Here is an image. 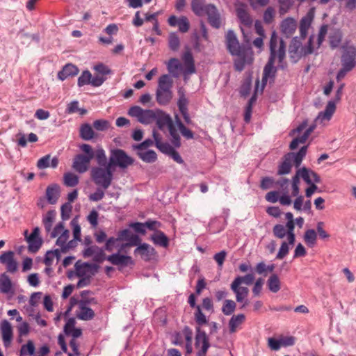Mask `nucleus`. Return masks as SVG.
Returning a JSON list of instances; mask_svg holds the SVG:
<instances>
[{
	"mask_svg": "<svg viewBox=\"0 0 356 356\" xmlns=\"http://www.w3.org/2000/svg\"><path fill=\"white\" fill-rule=\"evenodd\" d=\"M300 177H302L308 184L312 182L319 183L321 181L320 177L317 173L305 167L297 170L296 175L292 178V185H299Z\"/></svg>",
	"mask_w": 356,
	"mask_h": 356,
	"instance_id": "9b49d317",
	"label": "nucleus"
},
{
	"mask_svg": "<svg viewBox=\"0 0 356 356\" xmlns=\"http://www.w3.org/2000/svg\"><path fill=\"white\" fill-rule=\"evenodd\" d=\"M313 21V15L308 13L306 16L303 17L300 23V34L302 39H305L307 35L308 30L311 26Z\"/></svg>",
	"mask_w": 356,
	"mask_h": 356,
	"instance_id": "c85d7f7f",
	"label": "nucleus"
},
{
	"mask_svg": "<svg viewBox=\"0 0 356 356\" xmlns=\"http://www.w3.org/2000/svg\"><path fill=\"white\" fill-rule=\"evenodd\" d=\"M175 118L176 124L181 135L186 139H193L194 137L193 133L184 125L177 114L175 115Z\"/></svg>",
	"mask_w": 356,
	"mask_h": 356,
	"instance_id": "58836bf2",
	"label": "nucleus"
},
{
	"mask_svg": "<svg viewBox=\"0 0 356 356\" xmlns=\"http://www.w3.org/2000/svg\"><path fill=\"white\" fill-rule=\"evenodd\" d=\"M195 319L198 324L199 327L207 324L208 321L206 316L202 313L200 306L196 307V311L195 312Z\"/></svg>",
	"mask_w": 356,
	"mask_h": 356,
	"instance_id": "864d4df0",
	"label": "nucleus"
},
{
	"mask_svg": "<svg viewBox=\"0 0 356 356\" xmlns=\"http://www.w3.org/2000/svg\"><path fill=\"white\" fill-rule=\"evenodd\" d=\"M289 242L286 243V241H283L281 244V246L279 249V251L276 255V259H284L289 253L290 248H289Z\"/></svg>",
	"mask_w": 356,
	"mask_h": 356,
	"instance_id": "4d7b16f0",
	"label": "nucleus"
},
{
	"mask_svg": "<svg viewBox=\"0 0 356 356\" xmlns=\"http://www.w3.org/2000/svg\"><path fill=\"white\" fill-rule=\"evenodd\" d=\"M15 289L9 276L6 273L0 275V293L7 295H13Z\"/></svg>",
	"mask_w": 356,
	"mask_h": 356,
	"instance_id": "4be33fe9",
	"label": "nucleus"
},
{
	"mask_svg": "<svg viewBox=\"0 0 356 356\" xmlns=\"http://www.w3.org/2000/svg\"><path fill=\"white\" fill-rule=\"evenodd\" d=\"M173 80L169 74L161 75L158 81L156 100L161 106L168 105L172 99Z\"/></svg>",
	"mask_w": 356,
	"mask_h": 356,
	"instance_id": "20e7f679",
	"label": "nucleus"
},
{
	"mask_svg": "<svg viewBox=\"0 0 356 356\" xmlns=\"http://www.w3.org/2000/svg\"><path fill=\"white\" fill-rule=\"evenodd\" d=\"M273 232L275 237L278 238H284L286 236L287 240L289 241V228H286V225L281 224L275 225L273 228Z\"/></svg>",
	"mask_w": 356,
	"mask_h": 356,
	"instance_id": "a19ab883",
	"label": "nucleus"
},
{
	"mask_svg": "<svg viewBox=\"0 0 356 356\" xmlns=\"http://www.w3.org/2000/svg\"><path fill=\"white\" fill-rule=\"evenodd\" d=\"M91 177L97 186L103 189H107L113 181V171L108 165L106 167H95L91 170Z\"/></svg>",
	"mask_w": 356,
	"mask_h": 356,
	"instance_id": "0eeeda50",
	"label": "nucleus"
},
{
	"mask_svg": "<svg viewBox=\"0 0 356 356\" xmlns=\"http://www.w3.org/2000/svg\"><path fill=\"white\" fill-rule=\"evenodd\" d=\"M270 56L266 64L262 77V83L266 84L268 79H274L277 72L274 66L275 59L278 60L279 67L283 69V61L286 56V45L282 39H280L275 31H273L269 42Z\"/></svg>",
	"mask_w": 356,
	"mask_h": 356,
	"instance_id": "f257e3e1",
	"label": "nucleus"
},
{
	"mask_svg": "<svg viewBox=\"0 0 356 356\" xmlns=\"http://www.w3.org/2000/svg\"><path fill=\"white\" fill-rule=\"evenodd\" d=\"M154 120L156 121V125L159 129L163 130L164 129L168 128L171 136L172 143L176 147H180V136L170 115L162 111L158 110L156 111Z\"/></svg>",
	"mask_w": 356,
	"mask_h": 356,
	"instance_id": "39448f33",
	"label": "nucleus"
},
{
	"mask_svg": "<svg viewBox=\"0 0 356 356\" xmlns=\"http://www.w3.org/2000/svg\"><path fill=\"white\" fill-rule=\"evenodd\" d=\"M80 136L85 140H89L94 137V131L88 124H84L80 129Z\"/></svg>",
	"mask_w": 356,
	"mask_h": 356,
	"instance_id": "a18cd8bd",
	"label": "nucleus"
},
{
	"mask_svg": "<svg viewBox=\"0 0 356 356\" xmlns=\"http://www.w3.org/2000/svg\"><path fill=\"white\" fill-rule=\"evenodd\" d=\"M134 254H139L144 261H148L154 259L156 252L150 245L143 243L135 249Z\"/></svg>",
	"mask_w": 356,
	"mask_h": 356,
	"instance_id": "2eb2a0df",
	"label": "nucleus"
},
{
	"mask_svg": "<svg viewBox=\"0 0 356 356\" xmlns=\"http://www.w3.org/2000/svg\"><path fill=\"white\" fill-rule=\"evenodd\" d=\"M46 197L49 203L55 204L59 197V187L57 184L49 186L46 190Z\"/></svg>",
	"mask_w": 356,
	"mask_h": 356,
	"instance_id": "2f4dec72",
	"label": "nucleus"
},
{
	"mask_svg": "<svg viewBox=\"0 0 356 356\" xmlns=\"http://www.w3.org/2000/svg\"><path fill=\"white\" fill-rule=\"evenodd\" d=\"M93 127L97 131H105L109 128V122L106 120H97L93 122Z\"/></svg>",
	"mask_w": 356,
	"mask_h": 356,
	"instance_id": "338daca9",
	"label": "nucleus"
},
{
	"mask_svg": "<svg viewBox=\"0 0 356 356\" xmlns=\"http://www.w3.org/2000/svg\"><path fill=\"white\" fill-rule=\"evenodd\" d=\"M225 46L228 52L236 58L234 65L236 70L241 72L247 64L252 62V51L250 47L241 44L233 30H228L225 35Z\"/></svg>",
	"mask_w": 356,
	"mask_h": 356,
	"instance_id": "f03ea898",
	"label": "nucleus"
},
{
	"mask_svg": "<svg viewBox=\"0 0 356 356\" xmlns=\"http://www.w3.org/2000/svg\"><path fill=\"white\" fill-rule=\"evenodd\" d=\"M105 259L115 266H127L134 264V261L130 256L122 255L120 253L112 254L106 257Z\"/></svg>",
	"mask_w": 356,
	"mask_h": 356,
	"instance_id": "a211bd4d",
	"label": "nucleus"
},
{
	"mask_svg": "<svg viewBox=\"0 0 356 356\" xmlns=\"http://www.w3.org/2000/svg\"><path fill=\"white\" fill-rule=\"evenodd\" d=\"M316 238L317 235L314 229H307L305 232L304 240L309 246H314L316 242Z\"/></svg>",
	"mask_w": 356,
	"mask_h": 356,
	"instance_id": "8fccbe9b",
	"label": "nucleus"
},
{
	"mask_svg": "<svg viewBox=\"0 0 356 356\" xmlns=\"http://www.w3.org/2000/svg\"><path fill=\"white\" fill-rule=\"evenodd\" d=\"M205 15H207L208 22L213 28L219 29L223 24L220 14L213 4L209 3Z\"/></svg>",
	"mask_w": 356,
	"mask_h": 356,
	"instance_id": "4468645a",
	"label": "nucleus"
},
{
	"mask_svg": "<svg viewBox=\"0 0 356 356\" xmlns=\"http://www.w3.org/2000/svg\"><path fill=\"white\" fill-rule=\"evenodd\" d=\"M179 98L177 100V106L180 113L188 111V99L186 97L185 91L183 88H179L177 91Z\"/></svg>",
	"mask_w": 356,
	"mask_h": 356,
	"instance_id": "473e14b6",
	"label": "nucleus"
},
{
	"mask_svg": "<svg viewBox=\"0 0 356 356\" xmlns=\"http://www.w3.org/2000/svg\"><path fill=\"white\" fill-rule=\"evenodd\" d=\"M168 22L170 26H178V29L181 33H186L190 29V23L186 16L177 17L175 15H171L168 19Z\"/></svg>",
	"mask_w": 356,
	"mask_h": 356,
	"instance_id": "dca6fc26",
	"label": "nucleus"
},
{
	"mask_svg": "<svg viewBox=\"0 0 356 356\" xmlns=\"http://www.w3.org/2000/svg\"><path fill=\"white\" fill-rule=\"evenodd\" d=\"M28 231L26 230L24 234L26 235V241L29 243V250L31 252H36L40 248L42 245V239L39 236L40 235V228L36 227L33 229L32 233L30 236H26Z\"/></svg>",
	"mask_w": 356,
	"mask_h": 356,
	"instance_id": "ddd939ff",
	"label": "nucleus"
},
{
	"mask_svg": "<svg viewBox=\"0 0 356 356\" xmlns=\"http://www.w3.org/2000/svg\"><path fill=\"white\" fill-rule=\"evenodd\" d=\"M268 286L269 290L273 293H277L280 289V281L278 276L273 274L270 276L268 280Z\"/></svg>",
	"mask_w": 356,
	"mask_h": 356,
	"instance_id": "c03bdc74",
	"label": "nucleus"
},
{
	"mask_svg": "<svg viewBox=\"0 0 356 356\" xmlns=\"http://www.w3.org/2000/svg\"><path fill=\"white\" fill-rule=\"evenodd\" d=\"M104 191L100 188H97L96 191L89 195V200L92 202H98L102 200L104 197Z\"/></svg>",
	"mask_w": 356,
	"mask_h": 356,
	"instance_id": "774afa93",
	"label": "nucleus"
},
{
	"mask_svg": "<svg viewBox=\"0 0 356 356\" xmlns=\"http://www.w3.org/2000/svg\"><path fill=\"white\" fill-rule=\"evenodd\" d=\"M56 212L54 211H49L43 217L42 222L44 229L47 233L51 231L53 223L55 220Z\"/></svg>",
	"mask_w": 356,
	"mask_h": 356,
	"instance_id": "4c0bfd02",
	"label": "nucleus"
},
{
	"mask_svg": "<svg viewBox=\"0 0 356 356\" xmlns=\"http://www.w3.org/2000/svg\"><path fill=\"white\" fill-rule=\"evenodd\" d=\"M308 138L309 136L304 132L300 137H297L293 139L289 145V148L292 150L296 149L299 144L305 143Z\"/></svg>",
	"mask_w": 356,
	"mask_h": 356,
	"instance_id": "680f3d73",
	"label": "nucleus"
},
{
	"mask_svg": "<svg viewBox=\"0 0 356 356\" xmlns=\"http://www.w3.org/2000/svg\"><path fill=\"white\" fill-rule=\"evenodd\" d=\"M336 109V102L329 101L323 111L318 113L315 119L316 122H323L324 120L329 121Z\"/></svg>",
	"mask_w": 356,
	"mask_h": 356,
	"instance_id": "aec40b11",
	"label": "nucleus"
},
{
	"mask_svg": "<svg viewBox=\"0 0 356 356\" xmlns=\"http://www.w3.org/2000/svg\"><path fill=\"white\" fill-rule=\"evenodd\" d=\"M237 17L240 22L248 26H250L252 24V19L249 13L243 8H238L236 10Z\"/></svg>",
	"mask_w": 356,
	"mask_h": 356,
	"instance_id": "79ce46f5",
	"label": "nucleus"
},
{
	"mask_svg": "<svg viewBox=\"0 0 356 356\" xmlns=\"http://www.w3.org/2000/svg\"><path fill=\"white\" fill-rule=\"evenodd\" d=\"M236 302L232 300H225L222 307V312L225 316H230L235 311Z\"/></svg>",
	"mask_w": 356,
	"mask_h": 356,
	"instance_id": "de8ad7c7",
	"label": "nucleus"
},
{
	"mask_svg": "<svg viewBox=\"0 0 356 356\" xmlns=\"http://www.w3.org/2000/svg\"><path fill=\"white\" fill-rule=\"evenodd\" d=\"M70 237V232L68 229L63 230V232L60 234L58 237L56 245L61 248V249L64 247V245L67 243Z\"/></svg>",
	"mask_w": 356,
	"mask_h": 356,
	"instance_id": "13d9d810",
	"label": "nucleus"
},
{
	"mask_svg": "<svg viewBox=\"0 0 356 356\" xmlns=\"http://www.w3.org/2000/svg\"><path fill=\"white\" fill-rule=\"evenodd\" d=\"M80 149L86 153V155H76L74 159L72 167L76 172L83 173L87 171L90 161L95 156V153L88 144L81 145Z\"/></svg>",
	"mask_w": 356,
	"mask_h": 356,
	"instance_id": "6e6552de",
	"label": "nucleus"
},
{
	"mask_svg": "<svg viewBox=\"0 0 356 356\" xmlns=\"http://www.w3.org/2000/svg\"><path fill=\"white\" fill-rule=\"evenodd\" d=\"M280 28L283 34L290 37L297 29V22L293 18L287 17L282 20Z\"/></svg>",
	"mask_w": 356,
	"mask_h": 356,
	"instance_id": "5701e85b",
	"label": "nucleus"
},
{
	"mask_svg": "<svg viewBox=\"0 0 356 356\" xmlns=\"http://www.w3.org/2000/svg\"><path fill=\"white\" fill-rule=\"evenodd\" d=\"M280 4L279 13L281 15H283L288 13L291 7L293 4V0H278Z\"/></svg>",
	"mask_w": 356,
	"mask_h": 356,
	"instance_id": "603ef678",
	"label": "nucleus"
},
{
	"mask_svg": "<svg viewBox=\"0 0 356 356\" xmlns=\"http://www.w3.org/2000/svg\"><path fill=\"white\" fill-rule=\"evenodd\" d=\"M152 241L156 245L166 248L169 244L168 238L165 234L161 231L157 232L151 237Z\"/></svg>",
	"mask_w": 356,
	"mask_h": 356,
	"instance_id": "c9c22d12",
	"label": "nucleus"
},
{
	"mask_svg": "<svg viewBox=\"0 0 356 356\" xmlns=\"http://www.w3.org/2000/svg\"><path fill=\"white\" fill-rule=\"evenodd\" d=\"M139 158L146 163H154L157 159V155L154 150L137 151Z\"/></svg>",
	"mask_w": 356,
	"mask_h": 356,
	"instance_id": "72a5a7b5",
	"label": "nucleus"
},
{
	"mask_svg": "<svg viewBox=\"0 0 356 356\" xmlns=\"http://www.w3.org/2000/svg\"><path fill=\"white\" fill-rule=\"evenodd\" d=\"M328 26L327 24H323L319 29V31L317 35V45L316 48H319L325 40V38L327 33Z\"/></svg>",
	"mask_w": 356,
	"mask_h": 356,
	"instance_id": "6e6d98bb",
	"label": "nucleus"
},
{
	"mask_svg": "<svg viewBox=\"0 0 356 356\" xmlns=\"http://www.w3.org/2000/svg\"><path fill=\"white\" fill-rule=\"evenodd\" d=\"M182 332H183V334H184L186 341V353L191 354L193 351V348H192L193 332L189 327L186 326L183 329Z\"/></svg>",
	"mask_w": 356,
	"mask_h": 356,
	"instance_id": "ea45409f",
	"label": "nucleus"
},
{
	"mask_svg": "<svg viewBox=\"0 0 356 356\" xmlns=\"http://www.w3.org/2000/svg\"><path fill=\"white\" fill-rule=\"evenodd\" d=\"M342 40V33L338 31L330 37V44L332 48L339 47Z\"/></svg>",
	"mask_w": 356,
	"mask_h": 356,
	"instance_id": "e2e57ef3",
	"label": "nucleus"
},
{
	"mask_svg": "<svg viewBox=\"0 0 356 356\" xmlns=\"http://www.w3.org/2000/svg\"><path fill=\"white\" fill-rule=\"evenodd\" d=\"M167 69L173 77L177 78L179 76V72L181 70V65L177 58H172L167 63Z\"/></svg>",
	"mask_w": 356,
	"mask_h": 356,
	"instance_id": "7c9ffc66",
	"label": "nucleus"
},
{
	"mask_svg": "<svg viewBox=\"0 0 356 356\" xmlns=\"http://www.w3.org/2000/svg\"><path fill=\"white\" fill-rule=\"evenodd\" d=\"M97 163L101 167H106L108 165L105 151L102 148H98L95 154Z\"/></svg>",
	"mask_w": 356,
	"mask_h": 356,
	"instance_id": "3c124183",
	"label": "nucleus"
},
{
	"mask_svg": "<svg viewBox=\"0 0 356 356\" xmlns=\"http://www.w3.org/2000/svg\"><path fill=\"white\" fill-rule=\"evenodd\" d=\"M254 280V275L252 273L246 274L244 276H237L230 285L231 290L236 296V300L238 302L242 303L241 309L248 305L247 297L249 293V289L246 286H241L242 284L250 285Z\"/></svg>",
	"mask_w": 356,
	"mask_h": 356,
	"instance_id": "7ed1b4c3",
	"label": "nucleus"
},
{
	"mask_svg": "<svg viewBox=\"0 0 356 356\" xmlns=\"http://www.w3.org/2000/svg\"><path fill=\"white\" fill-rule=\"evenodd\" d=\"M315 38L314 35H311L309 38L307 44L305 46L302 45L300 37H294L289 47V54L291 59L296 62L302 56L311 54L314 52V47L313 46V40Z\"/></svg>",
	"mask_w": 356,
	"mask_h": 356,
	"instance_id": "423d86ee",
	"label": "nucleus"
},
{
	"mask_svg": "<svg viewBox=\"0 0 356 356\" xmlns=\"http://www.w3.org/2000/svg\"><path fill=\"white\" fill-rule=\"evenodd\" d=\"M185 66V73L193 74L195 72L194 58L190 50L186 51L182 56Z\"/></svg>",
	"mask_w": 356,
	"mask_h": 356,
	"instance_id": "bb28decb",
	"label": "nucleus"
},
{
	"mask_svg": "<svg viewBox=\"0 0 356 356\" xmlns=\"http://www.w3.org/2000/svg\"><path fill=\"white\" fill-rule=\"evenodd\" d=\"M83 256L86 258L93 256V260L99 263L102 262L106 259L103 249L97 245H92L86 248L83 252Z\"/></svg>",
	"mask_w": 356,
	"mask_h": 356,
	"instance_id": "f3484780",
	"label": "nucleus"
},
{
	"mask_svg": "<svg viewBox=\"0 0 356 356\" xmlns=\"http://www.w3.org/2000/svg\"><path fill=\"white\" fill-rule=\"evenodd\" d=\"M195 346L197 349H199L197 352V356H205L210 347L209 338L200 327H196Z\"/></svg>",
	"mask_w": 356,
	"mask_h": 356,
	"instance_id": "9d476101",
	"label": "nucleus"
},
{
	"mask_svg": "<svg viewBox=\"0 0 356 356\" xmlns=\"http://www.w3.org/2000/svg\"><path fill=\"white\" fill-rule=\"evenodd\" d=\"M79 73V68L71 63L66 64L61 71L58 73V78L64 81L70 76H76Z\"/></svg>",
	"mask_w": 356,
	"mask_h": 356,
	"instance_id": "393cba45",
	"label": "nucleus"
},
{
	"mask_svg": "<svg viewBox=\"0 0 356 356\" xmlns=\"http://www.w3.org/2000/svg\"><path fill=\"white\" fill-rule=\"evenodd\" d=\"M307 150V146H303L297 153L291 152L286 154V155L291 162L293 161L295 166L298 168L300 165L304 157L306 156Z\"/></svg>",
	"mask_w": 356,
	"mask_h": 356,
	"instance_id": "cd10ccee",
	"label": "nucleus"
},
{
	"mask_svg": "<svg viewBox=\"0 0 356 356\" xmlns=\"http://www.w3.org/2000/svg\"><path fill=\"white\" fill-rule=\"evenodd\" d=\"M91 73L88 70H85L82 72L78 79L77 84L79 87L90 83Z\"/></svg>",
	"mask_w": 356,
	"mask_h": 356,
	"instance_id": "5fc2aeb1",
	"label": "nucleus"
},
{
	"mask_svg": "<svg viewBox=\"0 0 356 356\" xmlns=\"http://www.w3.org/2000/svg\"><path fill=\"white\" fill-rule=\"evenodd\" d=\"M286 219L287 220V222L286 223V228H289V242L291 245H293L296 241V236L294 234V220H293V215L291 212H287L285 214Z\"/></svg>",
	"mask_w": 356,
	"mask_h": 356,
	"instance_id": "c756f323",
	"label": "nucleus"
},
{
	"mask_svg": "<svg viewBox=\"0 0 356 356\" xmlns=\"http://www.w3.org/2000/svg\"><path fill=\"white\" fill-rule=\"evenodd\" d=\"M342 67L352 70L356 65V49L353 47H343L341 56Z\"/></svg>",
	"mask_w": 356,
	"mask_h": 356,
	"instance_id": "f8f14e48",
	"label": "nucleus"
},
{
	"mask_svg": "<svg viewBox=\"0 0 356 356\" xmlns=\"http://www.w3.org/2000/svg\"><path fill=\"white\" fill-rule=\"evenodd\" d=\"M308 138L309 136L304 132L300 137H297L293 139L289 145V148L292 150L296 149L299 144L305 143Z\"/></svg>",
	"mask_w": 356,
	"mask_h": 356,
	"instance_id": "bf43d9fd",
	"label": "nucleus"
},
{
	"mask_svg": "<svg viewBox=\"0 0 356 356\" xmlns=\"http://www.w3.org/2000/svg\"><path fill=\"white\" fill-rule=\"evenodd\" d=\"M291 168V161L286 155H285L284 161L278 166L277 174L279 175H287L290 173Z\"/></svg>",
	"mask_w": 356,
	"mask_h": 356,
	"instance_id": "37998d69",
	"label": "nucleus"
},
{
	"mask_svg": "<svg viewBox=\"0 0 356 356\" xmlns=\"http://www.w3.org/2000/svg\"><path fill=\"white\" fill-rule=\"evenodd\" d=\"M153 138L155 143L156 147L163 154L169 155L175 148L171 146L168 143H163L161 141V137L155 131H153Z\"/></svg>",
	"mask_w": 356,
	"mask_h": 356,
	"instance_id": "b1692460",
	"label": "nucleus"
},
{
	"mask_svg": "<svg viewBox=\"0 0 356 356\" xmlns=\"http://www.w3.org/2000/svg\"><path fill=\"white\" fill-rule=\"evenodd\" d=\"M169 48L173 51H177L180 46V40L176 33H170L168 38Z\"/></svg>",
	"mask_w": 356,
	"mask_h": 356,
	"instance_id": "09e8293b",
	"label": "nucleus"
},
{
	"mask_svg": "<svg viewBox=\"0 0 356 356\" xmlns=\"http://www.w3.org/2000/svg\"><path fill=\"white\" fill-rule=\"evenodd\" d=\"M79 312L76 314L79 319L82 321H90L95 317L94 311L88 307L87 302L81 300L79 302Z\"/></svg>",
	"mask_w": 356,
	"mask_h": 356,
	"instance_id": "6ab92c4d",
	"label": "nucleus"
},
{
	"mask_svg": "<svg viewBox=\"0 0 356 356\" xmlns=\"http://www.w3.org/2000/svg\"><path fill=\"white\" fill-rule=\"evenodd\" d=\"M2 339L5 347L10 345L13 339V329L10 323L7 320H3L1 323Z\"/></svg>",
	"mask_w": 356,
	"mask_h": 356,
	"instance_id": "412c9836",
	"label": "nucleus"
},
{
	"mask_svg": "<svg viewBox=\"0 0 356 356\" xmlns=\"http://www.w3.org/2000/svg\"><path fill=\"white\" fill-rule=\"evenodd\" d=\"M155 117H156L155 111H154L152 110H149V109H146V110L143 109V111L138 119V121L142 124H149L152 123L153 121H154Z\"/></svg>",
	"mask_w": 356,
	"mask_h": 356,
	"instance_id": "e433bc0d",
	"label": "nucleus"
},
{
	"mask_svg": "<svg viewBox=\"0 0 356 356\" xmlns=\"http://www.w3.org/2000/svg\"><path fill=\"white\" fill-rule=\"evenodd\" d=\"M191 6L194 14L200 17L206 14L209 3L206 4L204 0H192Z\"/></svg>",
	"mask_w": 356,
	"mask_h": 356,
	"instance_id": "a878e982",
	"label": "nucleus"
},
{
	"mask_svg": "<svg viewBox=\"0 0 356 356\" xmlns=\"http://www.w3.org/2000/svg\"><path fill=\"white\" fill-rule=\"evenodd\" d=\"M275 9L269 6L266 8V10L264 13V21L266 24H270L273 22V19L275 17Z\"/></svg>",
	"mask_w": 356,
	"mask_h": 356,
	"instance_id": "69168bd1",
	"label": "nucleus"
},
{
	"mask_svg": "<svg viewBox=\"0 0 356 356\" xmlns=\"http://www.w3.org/2000/svg\"><path fill=\"white\" fill-rule=\"evenodd\" d=\"M308 138L309 136L304 132L300 137H297L293 139L289 145V148L292 150L296 149L299 144L305 143Z\"/></svg>",
	"mask_w": 356,
	"mask_h": 356,
	"instance_id": "052dcab7",
	"label": "nucleus"
},
{
	"mask_svg": "<svg viewBox=\"0 0 356 356\" xmlns=\"http://www.w3.org/2000/svg\"><path fill=\"white\" fill-rule=\"evenodd\" d=\"M72 206L70 202H66L61 206V218L63 220H66L70 218V213L72 212Z\"/></svg>",
	"mask_w": 356,
	"mask_h": 356,
	"instance_id": "0e129e2a",
	"label": "nucleus"
},
{
	"mask_svg": "<svg viewBox=\"0 0 356 356\" xmlns=\"http://www.w3.org/2000/svg\"><path fill=\"white\" fill-rule=\"evenodd\" d=\"M245 316L243 314L232 316L229 321V332L231 333L235 332L238 326L245 321Z\"/></svg>",
	"mask_w": 356,
	"mask_h": 356,
	"instance_id": "f704fd0d",
	"label": "nucleus"
},
{
	"mask_svg": "<svg viewBox=\"0 0 356 356\" xmlns=\"http://www.w3.org/2000/svg\"><path fill=\"white\" fill-rule=\"evenodd\" d=\"M63 181L65 186L74 187L79 184V177L72 172H66L64 174Z\"/></svg>",
	"mask_w": 356,
	"mask_h": 356,
	"instance_id": "49530a36",
	"label": "nucleus"
},
{
	"mask_svg": "<svg viewBox=\"0 0 356 356\" xmlns=\"http://www.w3.org/2000/svg\"><path fill=\"white\" fill-rule=\"evenodd\" d=\"M134 163V159L128 156L121 149H114L111 151L108 165L110 167L118 166L121 168H126Z\"/></svg>",
	"mask_w": 356,
	"mask_h": 356,
	"instance_id": "1a4fd4ad",
	"label": "nucleus"
}]
</instances>
